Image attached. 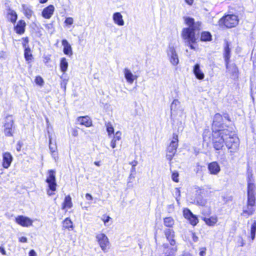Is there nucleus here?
Wrapping results in <instances>:
<instances>
[{
  "label": "nucleus",
  "instance_id": "1",
  "mask_svg": "<svg viewBox=\"0 0 256 256\" xmlns=\"http://www.w3.org/2000/svg\"><path fill=\"white\" fill-rule=\"evenodd\" d=\"M185 24L188 27L184 28L182 31V38L186 41L188 46L192 50H194V44L196 43V32H199L200 30L201 22H195L194 19L190 17L184 18Z\"/></svg>",
  "mask_w": 256,
  "mask_h": 256
},
{
  "label": "nucleus",
  "instance_id": "2",
  "mask_svg": "<svg viewBox=\"0 0 256 256\" xmlns=\"http://www.w3.org/2000/svg\"><path fill=\"white\" fill-rule=\"evenodd\" d=\"M231 122L230 116L227 113H224L222 114L220 113H216L214 116L211 124V130L214 131H232L234 128L226 124V122Z\"/></svg>",
  "mask_w": 256,
  "mask_h": 256
},
{
  "label": "nucleus",
  "instance_id": "3",
  "mask_svg": "<svg viewBox=\"0 0 256 256\" xmlns=\"http://www.w3.org/2000/svg\"><path fill=\"white\" fill-rule=\"evenodd\" d=\"M247 200L246 208L242 210L240 215L246 218L253 215L256 212L255 206L256 205V186L249 184L247 188Z\"/></svg>",
  "mask_w": 256,
  "mask_h": 256
},
{
  "label": "nucleus",
  "instance_id": "4",
  "mask_svg": "<svg viewBox=\"0 0 256 256\" xmlns=\"http://www.w3.org/2000/svg\"><path fill=\"white\" fill-rule=\"evenodd\" d=\"M231 131L224 132L212 130L211 142L214 150L220 153L224 147L226 138H228Z\"/></svg>",
  "mask_w": 256,
  "mask_h": 256
},
{
  "label": "nucleus",
  "instance_id": "5",
  "mask_svg": "<svg viewBox=\"0 0 256 256\" xmlns=\"http://www.w3.org/2000/svg\"><path fill=\"white\" fill-rule=\"evenodd\" d=\"M239 22L238 16L236 14H224L218 20V24L221 28L230 29L237 26L239 24Z\"/></svg>",
  "mask_w": 256,
  "mask_h": 256
},
{
  "label": "nucleus",
  "instance_id": "6",
  "mask_svg": "<svg viewBox=\"0 0 256 256\" xmlns=\"http://www.w3.org/2000/svg\"><path fill=\"white\" fill-rule=\"evenodd\" d=\"M224 145L232 158H233L240 148V140L234 130L231 131V134L226 138Z\"/></svg>",
  "mask_w": 256,
  "mask_h": 256
},
{
  "label": "nucleus",
  "instance_id": "7",
  "mask_svg": "<svg viewBox=\"0 0 256 256\" xmlns=\"http://www.w3.org/2000/svg\"><path fill=\"white\" fill-rule=\"evenodd\" d=\"M46 182L48 184V188H46L48 195L49 196L54 195L57 187L55 170H48Z\"/></svg>",
  "mask_w": 256,
  "mask_h": 256
},
{
  "label": "nucleus",
  "instance_id": "8",
  "mask_svg": "<svg viewBox=\"0 0 256 256\" xmlns=\"http://www.w3.org/2000/svg\"><path fill=\"white\" fill-rule=\"evenodd\" d=\"M3 132L6 137H13L14 134V120L13 116L8 114L4 118Z\"/></svg>",
  "mask_w": 256,
  "mask_h": 256
},
{
  "label": "nucleus",
  "instance_id": "9",
  "mask_svg": "<svg viewBox=\"0 0 256 256\" xmlns=\"http://www.w3.org/2000/svg\"><path fill=\"white\" fill-rule=\"evenodd\" d=\"M178 146V134H172V138L171 142L167 147L166 152V158L170 162L174 156Z\"/></svg>",
  "mask_w": 256,
  "mask_h": 256
},
{
  "label": "nucleus",
  "instance_id": "10",
  "mask_svg": "<svg viewBox=\"0 0 256 256\" xmlns=\"http://www.w3.org/2000/svg\"><path fill=\"white\" fill-rule=\"evenodd\" d=\"M208 190L204 188L199 187L196 188L194 198L196 204L199 206H206L208 202Z\"/></svg>",
  "mask_w": 256,
  "mask_h": 256
},
{
  "label": "nucleus",
  "instance_id": "11",
  "mask_svg": "<svg viewBox=\"0 0 256 256\" xmlns=\"http://www.w3.org/2000/svg\"><path fill=\"white\" fill-rule=\"evenodd\" d=\"M96 238L101 250L104 252H108L110 247V240L106 234L99 233L96 234Z\"/></svg>",
  "mask_w": 256,
  "mask_h": 256
},
{
  "label": "nucleus",
  "instance_id": "12",
  "mask_svg": "<svg viewBox=\"0 0 256 256\" xmlns=\"http://www.w3.org/2000/svg\"><path fill=\"white\" fill-rule=\"evenodd\" d=\"M202 220L206 225L208 226H214L216 225L218 220V217L216 214L212 215L210 210L207 212H202Z\"/></svg>",
  "mask_w": 256,
  "mask_h": 256
},
{
  "label": "nucleus",
  "instance_id": "13",
  "mask_svg": "<svg viewBox=\"0 0 256 256\" xmlns=\"http://www.w3.org/2000/svg\"><path fill=\"white\" fill-rule=\"evenodd\" d=\"M182 214L184 217L193 226H196L198 223L199 220L197 216L193 214L190 209L188 208H184Z\"/></svg>",
  "mask_w": 256,
  "mask_h": 256
},
{
  "label": "nucleus",
  "instance_id": "14",
  "mask_svg": "<svg viewBox=\"0 0 256 256\" xmlns=\"http://www.w3.org/2000/svg\"><path fill=\"white\" fill-rule=\"evenodd\" d=\"M14 221L17 224L22 227H29L32 226L33 224V220L32 219L22 215L16 216Z\"/></svg>",
  "mask_w": 256,
  "mask_h": 256
},
{
  "label": "nucleus",
  "instance_id": "15",
  "mask_svg": "<svg viewBox=\"0 0 256 256\" xmlns=\"http://www.w3.org/2000/svg\"><path fill=\"white\" fill-rule=\"evenodd\" d=\"M26 24L24 20H19L14 26V30L18 35H22L24 34L26 30Z\"/></svg>",
  "mask_w": 256,
  "mask_h": 256
},
{
  "label": "nucleus",
  "instance_id": "16",
  "mask_svg": "<svg viewBox=\"0 0 256 256\" xmlns=\"http://www.w3.org/2000/svg\"><path fill=\"white\" fill-rule=\"evenodd\" d=\"M2 166L8 169L11 165L13 160L12 154L10 152H4L2 154Z\"/></svg>",
  "mask_w": 256,
  "mask_h": 256
},
{
  "label": "nucleus",
  "instance_id": "17",
  "mask_svg": "<svg viewBox=\"0 0 256 256\" xmlns=\"http://www.w3.org/2000/svg\"><path fill=\"white\" fill-rule=\"evenodd\" d=\"M224 49V50L223 56L225 62L226 68V69H228L229 67V64L230 62V58L231 56V50L230 47V44L228 42H226L225 43Z\"/></svg>",
  "mask_w": 256,
  "mask_h": 256
},
{
  "label": "nucleus",
  "instance_id": "18",
  "mask_svg": "<svg viewBox=\"0 0 256 256\" xmlns=\"http://www.w3.org/2000/svg\"><path fill=\"white\" fill-rule=\"evenodd\" d=\"M54 10V6L52 4H50L42 10L41 15L44 18L48 20L52 18Z\"/></svg>",
  "mask_w": 256,
  "mask_h": 256
},
{
  "label": "nucleus",
  "instance_id": "19",
  "mask_svg": "<svg viewBox=\"0 0 256 256\" xmlns=\"http://www.w3.org/2000/svg\"><path fill=\"white\" fill-rule=\"evenodd\" d=\"M76 120L80 125L84 126L87 128L90 127L92 126V120L88 116H78Z\"/></svg>",
  "mask_w": 256,
  "mask_h": 256
},
{
  "label": "nucleus",
  "instance_id": "20",
  "mask_svg": "<svg viewBox=\"0 0 256 256\" xmlns=\"http://www.w3.org/2000/svg\"><path fill=\"white\" fill-rule=\"evenodd\" d=\"M208 170L212 174H216L220 170V168L217 162H212L208 164Z\"/></svg>",
  "mask_w": 256,
  "mask_h": 256
},
{
  "label": "nucleus",
  "instance_id": "21",
  "mask_svg": "<svg viewBox=\"0 0 256 256\" xmlns=\"http://www.w3.org/2000/svg\"><path fill=\"white\" fill-rule=\"evenodd\" d=\"M6 18L9 22L14 24L18 20V14L14 10L9 8L7 9Z\"/></svg>",
  "mask_w": 256,
  "mask_h": 256
},
{
  "label": "nucleus",
  "instance_id": "22",
  "mask_svg": "<svg viewBox=\"0 0 256 256\" xmlns=\"http://www.w3.org/2000/svg\"><path fill=\"white\" fill-rule=\"evenodd\" d=\"M62 44L64 47L63 52L69 56H72L73 52L72 50L70 44L68 43V40L66 39H63L62 40Z\"/></svg>",
  "mask_w": 256,
  "mask_h": 256
},
{
  "label": "nucleus",
  "instance_id": "23",
  "mask_svg": "<svg viewBox=\"0 0 256 256\" xmlns=\"http://www.w3.org/2000/svg\"><path fill=\"white\" fill-rule=\"evenodd\" d=\"M73 204L70 196V194L66 196L62 204V209L66 212L67 209L71 208Z\"/></svg>",
  "mask_w": 256,
  "mask_h": 256
},
{
  "label": "nucleus",
  "instance_id": "24",
  "mask_svg": "<svg viewBox=\"0 0 256 256\" xmlns=\"http://www.w3.org/2000/svg\"><path fill=\"white\" fill-rule=\"evenodd\" d=\"M62 224L63 230H72L74 228L73 222L70 218H66L62 222Z\"/></svg>",
  "mask_w": 256,
  "mask_h": 256
},
{
  "label": "nucleus",
  "instance_id": "25",
  "mask_svg": "<svg viewBox=\"0 0 256 256\" xmlns=\"http://www.w3.org/2000/svg\"><path fill=\"white\" fill-rule=\"evenodd\" d=\"M193 72L198 80H202L204 78V74L200 69V64H196L194 66Z\"/></svg>",
  "mask_w": 256,
  "mask_h": 256
},
{
  "label": "nucleus",
  "instance_id": "26",
  "mask_svg": "<svg viewBox=\"0 0 256 256\" xmlns=\"http://www.w3.org/2000/svg\"><path fill=\"white\" fill-rule=\"evenodd\" d=\"M24 59L28 63L31 62L34 59L32 50L30 48H26L24 49Z\"/></svg>",
  "mask_w": 256,
  "mask_h": 256
},
{
  "label": "nucleus",
  "instance_id": "27",
  "mask_svg": "<svg viewBox=\"0 0 256 256\" xmlns=\"http://www.w3.org/2000/svg\"><path fill=\"white\" fill-rule=\"evenodd\" d=\"M124 74L126 81L130 84L133 83L134 80L137 78V76L133 75L131 72L126 68L124 69Z\"/></svg>",
  "mask_w": 256,
  "mask_h": 256
},
{
  "label": "nucleus",
  "instance_id": "28",
  "mask_svg": "<svg viewBox=\"0 0 256 256\" xmlns=\"http://www.w3.org/2000/svg\"><path fill=\"white\" fill-rule=\"evenodd\" d=\"M113 20L114 22L118 26H122L124 25V21L122 19V16L119 12H116L114 14Z\"/></svg>",
  "mask_w": 256,
  "mask_h": 256
},
{
  "label": "nucleus",
  "instance_id": "29",
  "mask_svg": "<svg viewBox=\"0 0 256 256\" xmlns=\"http://www.w3.org/2000/svg\"><path fill=\"white\" fill-rule=\"evenodd\" d=\"M22 7L24 14L27 18L30 19L34 14L32 10L25 4H22Z\"/></svg>",
  "mask_w": 256,
  "mask_h": 256
},
{
  "label": "nucleus",
  "instance_id": "30",
  "mask_svg": "<svg viewBox=\"0 0 256 256\" xmlns=\"http://www.w3.org/2000/svg\"><path fill=\"white\" fill-rule=\"evenodd\" d=\"M170 52L172 54L170 58V62L172 64L176 66L178 64L179 60L174 48L173 47L170 48Z\"/></svg>",
  "mask_w": 256,
  "mask_h": 256
},
{
  "label": "nucleus",
  "instance_id": "31",
  "mask_svg": "<svg viewBox=\"0 0 256 256\" xmlns=\"http://www.w3.org/2000/svg\"><path fill=\"white\" fill-rule=\"evenodd\" d=\"M200 40L202 42H210L212 40V36L210 32L204 31L200 34Z\"/></svg>",
  "mask_w": 256,
  "mask_h": 256
},
{
  "label": "nucleus",
  "instance_id": "32",
  "mask_svg": "<svg viewBox=\"0 0 256 256\" xmlns=\"http://www.w3.org/2000/svg\"><path fill=\"white\" fill-rule=\"evenodd\" d=\"M163 221L164 226L167 228H172L174 224V220L171 216L164 218Z\"/></svg>",
  "mask_w": 256,
  "mask_h": 256
},
{
  "label": "nucleus",
  "instance_id": "33",
  "mask_svg": "<svg viewBox=\"0 0 256 256\" xmlns=\"http://www.w3.org/2000/svg\"><path fill=\"white\" fill-rule=\"evenodd\" d=\"M60 70L63 72H66L68 68V62L65 58H61L60 63Z\"/></svg>",
  "mask_w": 256,
  "mask_h": 256
},
{
  "label": "nucleus",
  "instance_id": "34",
  "mask_svg": "<svg viewBox=\"0 0 256 256\" xmlns=\"http://www.w3.org/2000/svg\"><path fill=\"white\" fill-rule=\"evenodd\" d=\"M138 164V162L136 160H134L133 161L129 163V164L132 166L129 178L134 177V175L136 174V166Z\"/></svg>",
  "mask_w": 256,
  "mask_h": 256
},
{
  "label": "nucleus",
  "instance_id": "35",
  "mask_svg": "<svg viewBox=\"0 0 256 256\" xmlns=\"http://www.w3.org/2000/svg\"><path fill=\"white\" fill-rule=\"evenodd\" d=\"M256 234V220H254L251 225L250 230V237L252 240H254Z\"/></svg>",
  "mask_w": 256,
  "mask_h": 256
},
{
  "label": "nucleus",
  "instance_id": "36",
  "mask_svg": "<svg viewBox=\"0 0 256 256\" xmlns=\"http://www.w3.org/2000/svg\"><path fill=\"white\" fill-rule=\"evenodd\" d=\"M105 126L108 136H111L112 134H114V128L110 122L106 123Z\"/></svg>",
  "mask_w": 256,
  "mask_h": 256
},
{
  "label": "nucleus",
  "instance_id": "37",
  "mask_svg": "<svg viewBox=\"0 0 256 256\" xmlns=\"http://www.w3.org/2000/svg\"><path fill=\"white\" fill-rule=\"evenodd\" d=\"M247 180V188H248L249 184L250 186H253L254 187H256V185L254 182V179L253 177V174L252 173H250L248 174L246 177Z\"/></svg>",
  "mask_w": 256,
  "mask_h": 256
},
{
  "label": "nucleus",
  "instance_id": "38",
  "mask_svg": "<svg viewBox=\"0 0 256 256\" xmlns=\"http://www.w3.org/2000/svg\"><path fill=\"white\" fill-rule=\"evenodd\" d=\"M234 70L232 72L230 75L232 76V78L234 80H236L238 78V74H239V70L236 64L234 65Z\"/></svg>",
  "mask_w": 256,
  "mask_h": 256
},
{
  "label": "nucleus",
  "instance_id": "39",
  "mask_svg": "<svg viewBox=\"0 0 256 256\" xmlns=\"http://www.w3.org/2000/svg\"><path fill=\"white\" fill-rule=\"evenodd\" d=\"M49 146L50 150V154L52 156H56L57 155L56 147H52V138L50 136H49Z\"/></svg>",
  "mask_w": 256,
  "mask_h": 256
},
{
  "label": "nucleus",
  "instance_id": "40",
  "mask_svg": "<svg viewBox=\"0 0 256 256\" xmlns=\"http://www.w3.org/2000/svg\"><path fill=\"white\" fill-rule=\"evenodd\" d=\"M34 82L37 85L40 86H43L44 84V80L43 78L40 76H36L34 79Z\"/></svg>",
  "mask_w": 256,
  "mask_h": 256
},
{
  "label": "nucleus",
  "instance_id": "41",
  "mask_svg": "<svg viewBox=\"0 0 256 256\" xmlns=\"http://www.w3.org/2000/svg\"><path fill=\"white\" fill-rule=\"evenodd\" d=\"M179 174L178 172L174 171L172 173V179L175 182H179Z\"/></svg>",
  "mask_w": 256,
  "mask_h": 256
},
{
  "label": "nucleus",
  "instance_id": "42",
  "mask_svg": "<svg viewBox=\"0 0 256 256\" xmlns=\"http://www.w3.org/2000/svg\"><path fill=\"white\" fill-rule=\"evenodd\" d=\"M22 46L23 48H30L28 46L29 42V38L28 36L24 37L22 38Z\"/></svg>",
  "mask_w": 256,
  "mask_h": 256
},
{
  "label": "nucleus",
  "instance_id": "43",
  "mask_svg": "<svg viewBox=\"0 0 256 256\" xmlns=\"http://www.w3.org/2000/svg\"><path fill=\"white\" fill-rule=\"evenodd\" d=\"M74 19L72 17H68L66 18L64 24L66 26H70L73 24Z\"/></svg>",
  "mask_w": 256,
  "mask_h": 256
},
{
  "label": "nucleus",
  "instance_id": "44",
  "mask_svg": "<svg viewBox=\"0 0 256 256\" xmlns=\"http://www.w3.org/2000/svg\"><path fill=\"white\" fill-rule=\"evenodd\" d=\"M122 132L120 131H117L112 138L113 140L118 141L121 139Z\"/></svg>",
  "mask_w": 256,
  "mask_h": 256
},
{
  "label": "nucleus",
  "instance_id": "45",
  "mask_svg": "<svg viewBox=\"0 0 256 256\" xmlns=\"http://www.w3.org/2000/svg\"><path fill=\"white\" fill-rule=\"evenodd\" d=\"M44 64H46L50 62L51 60V55L48 54L47 56H44Z\"/></svg>",
  "mask_w": 256,
  "mask_h": 256
},
{
  "label": "nucleus",
  "instance_id": "46",
  "mask_svg": "<svg viewBox=\"0 0 256 256\" xmlns=\"http://www.w3.org/2000/svg\"><path fill=\"white\" fill-rule=\"evenodd\" d=\"M209 130L208 129H205L202 132V138L204 140H206L207 137L209 135Z\"/></svg>",
  "mask_w": 256,
  "mask_h": 256
},
{
  "label": "nucleus",
  "instance_id": "47",
  "mask_svg": "<svg viewBox=\"0 0 256 256\" xmlns=\"http://www.w3.org/2000/svg\"><path fill=\"white\" fill-rule=\"evenodd\" d=\"M206 248H200V252H199V254L200 256H205L206 254Z\"/></svg>",
  "mask_w": 256,
  "mask_h": 256
},
{
  "label": "nucleus",
  "instance_id": "48",
  "mask_svg": "<svg viewBox=\"0 0 256 256\" xmlns=\"http://www.w3.org/2000/svg\"><path fill=\"white\" fill-rule=\"evenodd\" d=\"M23 146V143L22 142H18L16 144V149L18 152L21 150Z\"/></svg>",
  "mask_w": 256,
  "mask_h": 256
},
{
  "label": "nucleus",
  "instance_id": "49",
  "mask_svg": "<svg viewBox=\"0 0 256 256\" xmlns=\"http://www.w3.org/2000/svg\"><path fill=\"white\" fill-rule=\"evenodd\" d=\"M110 219L111 218L110 216L104 215L103 218L102 220L103 221L104 224H106L108 222Z\"/></svg>",
  "mask_w": 256,
  "mask_h": 256
},
{
  "label": "nucleus",
  "instance_id": "50",
  "mask_svg": "<svg viewBox=\"0 0 256 256\" xmlns=\"http://www.w3.org/2000/svg\"><path fill=\"white\" fill-rule=\"evenodd\" d=\"M72 134L74 136H78V130L76 128L72 129Z\"/></svg>",
  "mask_w": 256,
  "mask_h": 256
},
{
  "label": "nucleus",
  "instance_id": "51",
  "mask_svg": "<svg viewBox=\"0 0 256 256\" xmlns=\"http://www.w3.org/2000/svg\"><path fill=\"white\" fill-rule=\"evenodd\" d=\"M18 240L20 242L24 243L27 242V238L25 236H22L18 238Z\"/></svg>",
  "mask_w": 256,
  "mask_h": 256
},
{
  "label": "nucleus",
  "instance_id": "52",
  "mask_svg": "<svg viewBox=\"0 0 256 256\" xmlns=\"http://www.w3.org/2000/svg\"><path fill=\"white\" fill-rule=\"evenodd\" d=\"M116 141L112 139L111 142H110V146L112 148H114L116 147Z\"/></svg>",
  "mask_w": 256,
  "mask_h": 256
},
{
  "label": "nucleus",
  "instance_id": "53",
  "mask_svg": "<svg viewBox=\"0 0 256 256\" xmlns=\"http://www.w3.org/2000/svg\"><path fill=\"white\" fill-rule=\"evenodd\" d=\"M29 256H37L36 253L34 250H31L28 253Z\"/></svg>",
  "mask_w": 256,
  "mask_h": 256
},
{
  "label": "nucleus",
  "instance_id": "54",
  "mask_svg": "<svg viewBox=\"0 0 256 256\" xmlns=\"http://www.w3.org/2000/svg\"><path fill=\"white\" fill-rule=\"evenodd\" d=\"M86 198L87 200H92V196L91 194H88V193L86 194Z\"/></svg>",
  "mask_w": 256,
  "mask_h": 256
},
{
  "label": "nucleus",
  "instance_id": "55",
  "mask_svg": "<svg viewBox=\"0 0 256 256\" xmlns=\"http://www.w3.org/2000/svg\"><path fill=\"white\" fill-rule=\"evenodd\" d=\"M0 252L2 255H6V252L2 246H0Z\"/></svg>",
  "mask_w": 256,
  "mask_h": 256
},
{
  "label": "nucleus",
  "instance_id": "56",
  "mask_svg": "<svg viewBox=\"0 0 256 256\" xmlns=\"http://www.w3.org/2000/svg\"><path fill=\"white\" fill-rule=\"evenodd\" d=\"M180 256H192V254L187 252H183Z\"/></svg>",
  "mask_w": 256,
  "mask_h": 256
},
{
  "label": "nucleus",
  "instance_id": "57",
  "mask_svg": "<svg viewBox=\"0 0 256 256\" xmlns=\"http://www.w3.org/2000/svg\"><path fill=\"white\" fill-rule=\"evenodd\" d=\"M185 2L188 5H192L194 0H184Z\"/></svg>",
  "mask_w": 256,
  "mask_h": 256
},
{
  "label": "nucleus",
  "instance_id": "58",
  "mask_svg": "<svg viewBox=\"0 0 256 256\" xmlns=\"http://www.w3.org/2000/svg\"><path fill=\"white\" fill-rule=\"evenodd\" d=\"M39 0V2L40 4H45L48 1V0Z\"/></svg>",
  "mask_w": 256,
  "mask_h": 256
},
{
  "label": "nucleus",
  "instance_id": "59",
  "mask_svg": "<svg viewBox=\"0 0 256 256\" xmlns=\"http://www.w3.org/2000/svg\"><path fill=\"white\" fill-rule=\"evenodd\" d=\"M176 192L178 194V196H180V188H176Z\"/></svg>",
  "mask_w": 256,
  "mask_h": 256
},
{
  "label": "nucleus",
  "instance_id": "60",
  "mask_svg": "<svg viewBox=\"0 0 256 256\" xmlns=\"http://www.w3.org/2000/svg\"><path fill=\"white\" fill-rule=\"evenodd\" d=\"M94 164L96 166H100V162L96 161L94 162Z\"/></svg>",
  "mask_w": 256,
  "mask_h": 256
},
{
  "label": "nucleus",
  "instance_id": "61",
  "mask_svg": "<svg viewBox=\"0 0 256 256\" xmlns=\"http://www.w3.org/2000/svg\"><path fill=\"white\" fill-rule=\"evenodd\" d=\"M240 246H244V240L242 238L241 239L240 243Z\"/></svg>",
  "mask_w": 256,
  "mask_h": 256
}]
</instances>
